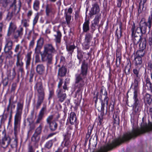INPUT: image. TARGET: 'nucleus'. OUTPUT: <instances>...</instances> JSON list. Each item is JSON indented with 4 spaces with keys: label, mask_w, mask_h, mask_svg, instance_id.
Here are the masks:
<instances>
[{
    "label": "nucleus",
    "mask_w": 152,
    "mask_h": 152,
    "mask_svg": "<svg viewBox=\"0 0 152 152\" xmlns=\"http://www.w3.org/2000/svg\"><path fill=\"white\" fill-rule=\"evenodd\" d=\"M88 65L84 61L81 67V73L80 74L76 75L75 88L77 89L75 94V97L80 101L82 99V95L79 94L82 88L84 85L83 79L86 77L87 75Z\"/></svg>",
    "instance_id": "1"
},
{
    "label": "nucleus",
    "mask_w": 152,
    "mask_h": 152,
    "mask_svg": "<svg viewBox=\"0 0 152 152\" xmlns=\"http://www.w3.org/2000/svg\"><path fill=\"white\" fill-rule=\"evenodd\" d=\"M44 48L43 52L41 54L42 60L43 62L47 61L48 64H50L52 63L53 55L57 53V51L51 44H46Z\"/></svg>",
    "instance_id": "2"
},
{
    "label": "nucleus",
    "mask_w": 152,
    "mask_h": 152,
    "mask_svg": "<svg viewBox=\"0 0 152 152\" xmlns=\"http://www.w3.org/2000/svg\"><path fill=\"white\" fill-rule=\"evenodd\" d=\"M152 130V123H150L148 125L146 124L140 128L133 129L132 130L126 133V141L132 138H135L138 135L146 132Z\"/></svg>",
    "instance_id": "3"
},
{
    "label": "nucleus",
    "mask_w": 152,
    "mask_h": 152,
    "mask_svg": "<svg viewBox=\"0 0 152 152\" xmlns=\"http://www.w3.org/2000/svg\"><path fill=\"white\" fill-rule=\"evenodd\" d=\"M99 98L102 101V106L100 111L102 112L101 115L102 116L104 114V110L105 104H106L107 108L109 98L107 96V92L106 90L101 89L100 91Z\"/></svg>",
    "instance_id": "4"
},
{
    "label": "nucleus",
    "mask_w": 152,
    "mask_h": 152,
    "mask_svg": "<svg viewBox=\"0 0 152 152\" xmlns=\"http://www.w3.org/2000/svg\"><path fill=\"white\" fill-rule=\"evenodd\" d=\"M23 102H18L17 104L16 114L15 116L14 125L16 126L20 125L21 115L23 107Z\"/></svg>",
    "instance_id": "5"
},
{
    "label": "nucleus",
    "mask_w": 152,
    "mask_h": 152,
    "mask_svg": "<svg viewBox=\"0 0 152 152\" xmlns=\"http://www.w3.org/2000/svg\"><path fill=\"white\" fill-rule=\"evenodd\" d=\"M135 24L133 23L131 28L132 36L134 44L137 45L139 44L142 38L140 34H137L136 32L135 31Z\"/></svg>",
    "instance_id": "6"
},
{
    "label": "nucleus",
    "mask_w": 152,
    "mask_h": 152,
    "mask_svg": "<svg viewBox=\"0 0 152 152\" xmlns=\"http://www.w3.org/2000/svg\"><path fill=\"white\" fill-rule=\"evenodd\" d=\"M59 117V115H58L57 118L53 121L52 120L54 118L53 115H51L47 118L46 120L47 122L49 125V127L51 131H54L57 129L58 124L56 122V121L57 120Z\"/></svg>",
    "instance_id": "7"
},
{
    "label": "nucleus",
    "mask_w": 152,
    "mask_h": 152,
    "mask_svg": "<svg viewBox=\"0 0 152 152\" xmlns=\"http://www.w3.org/2000/svg\"><path fill=\"white\" fill-rule=\"evenodd\" d=\"M2 134L4 136L2 139L0 144L2 148H7L10 144L11 139L8 135L6 134V132L5 130L3 132Z\"/></svg>",
    "instance_id": "8"
},
{
    "label": "nucleus",
    "mask_w": 152,
    "mask_h": 152,
    "mask_svg": "<svg viewBox=\"0 0 152 152\" xmlns=\"http://www.w3.org/2000/svg\"><path fill=\"white\" fill-rule=\"evenodd\" d=\"M34 88L37 92L38 96L45 97L44 90L41 82H37Z\"/></svg>",
    "instance_id": "9"
},
{
    "label": "nucleus",
    "mask_w": 152,
    "mask_h": 152,
    "mask_svg": "<svg viewBox=\"0 0 152 152\" xmlns=\"http://www.w3.org/2000/svg\"><path fill=\"white\" fill-rule=\"evenodd\" d=\"M20 125H18L16 126L15 125H14V134L15 136V137L14 139V140L12 142L11 144V146L12 148H17L18 146V138L17 137V133L18 129Z\"/></svg>",
    "instance_id": "10"
},
{
    "label": "nucleus",
    "mask_w": 152,
    "mask_h": 152,
    "mask_svg": "<svg viewBox=\"0 0 152 152\" xmlns=\"http://www.w3.org/2000/svg\"><path fill=\"white\" fill-rule=\"evenodd\" d=\"M57 92L58 101L61 102H63L66 97V93L64 92L62 89H59L57 90Z\"/></svg>",
    "instance_id": "11"
},
{
    "label": "nucleus",
    "mask_w": 152,
    "mask_h": 152,
    "mask_svg": "<svg viewBox=\"0 0 152 152\" xmlns=\"http://www.w3.org/2000/svg\"><path fill=\"white\" fill-rule=\"evenodd\" d=\"M100 11L99 7L97 3L92 5V7L90 11L89 15L91 17L94 15L98 14Z\"/></svg>",
    "instance_id": "12"
},
{
    "label": "nucleus",
    "mask_w": 152,
    "mask_h": 152,
    "mask_svg": "<svg viewBox=\"0 0 152 152\" xmlns=\"http://www.w3.org/2000/svg\"><path fill=\"white\" fill-rule=\"evenodd\" d=\"M17 28V26L13 22H11L10 24L8 29V30L7 36L9 37L11 35L12 33H13Z\"/></svg>",
    "instance_id": "13"
},
{
    "label": "nucleus",
    "mask_w": 152,
    "mask_h": 152,
    "mask_svg": "<svg viewBox=\"0 0 152 152\" xmlns=\"http://www.w3.org/2000/svg\"><path fill=\"white\" fill-rule=\"evenodd\" d=\"M44 43L43 38H40L37 42L36 47L35 49V52L36 53H39L40 52V49L42 48Z\"/></svg>",
    "instance_id": "14"
},
{
    "label": "nucleus",
    "mask_w": 152,
    "mask_h": 152,
    "mask_svg": "<svg viewBox=\"0 0 152 152\" xmlns=\"http://www.w3.org/2000/svg\"><path fill=\"white\" fill-rule=\"evenodd\" d=\"M31 52H29L27 53L26 55L25 58V61L26 64V67L28 68L30 65L31 60Z\"/></svg>",
    "instance_id": "15"
},
{
    "label": "nucleus",
    "mask_w": 152,
    "mask_h": 152,
    "mask_svg": "<svg viewBox=\"0 0 152 152\" xmlns=\"http://www.w3.org/2000/svg\"><path fill=\"white\" fill-rule=\"evenodd\" d=\"M45 108V107H43L40 111L39 114L38 116V118L35 122L36 124L40 123L42 120L44 114Z\"/></svg>",
    "instance_id": "16"
},
{
    "label": "nucleus",
    "mask_w": 152,
    "mask_h": 152,
    "mask_svg": "<svg viewBox=\"0 0 152 152\" xmlns=\"http://www.w3.org/2000/svg\"><path fill=\"white\" fill-rule=\"evenodd\" d=\"M23 28L20 26L19 29L13 33L15 39H17L18 37H21L23 34Z\"/></svg>",
    "instance_id": "17"
},
{
    "label": "nucleus",
    "mask_w": 152,
    "mask_h": 152,
    "mask_svg": "<svg viewBox=\"0 0 152 152\" xmlns=\"http://www.w3.org/2000/svg\"><path fill=\"white\" fill-rule=\"evenodd\" d=\"M36 71L38 74L42 75L44 73L45 67L43 64H38L36 66Z\"/></svg>",
    "instance_id": "18"
},
{
    "label": "nucleus",
    "mask_w": 152,
    "mask_h": 152,
    "mask_svg": "<svg viewBox=\"0 0 152 152\" xmlns=\"http://www.w3.org/2000/svg\"><path fill=\"white\" fill-rule=\"evenodd\" d=\"M17 61L16 62V66L18 67H23V63L20 60V59L22 56V54H21V51H19L17 54Z\"/></svg>",
    "instance_id": "19"
},
{
    "label": "nucleus",
    "mask_w": 152,
    "mask_h": 152,
    "mask_svg": "<svg viewBox=\"0 0 152 152\" xmlns=\"http://www.w3.org/2000/svg\"><path fill=\"white\" fill-rule=\"evenodd\" d=\"M101 14L97 15L94 20V22L92 23L91 28L93 30L95 29V26H98L99 22V19L101 18Z\"/></svg>",
    "instance_id": "20"
},
{
    "label": "nucleus",
    "mask_w": 152,
    "mask_h": 152,
    "mask_svg": "<svg viewBox=\"0 0 152 152\" xmlns=\"http://www.w3.org/2000/svg\"><path fill=\"white\" fill-rule=\"evenodd\" d=\"M134 62L136 66V68L138 67H140V68L141 67L142 63V58L135 56Z\"/></svg>",
    "instance_id": "21"
},
{
    "label": "nucleus",
    "mask_w": 152,
    "mask_h": 152,
    "mask_svg": "<svg viewBox=\"0 0 152 152\" xmlns=\"http://www.w3.org/2000/svg\"><path fill=\"white\" fill-rule=\"evenodd\" d=\"M133 99L134 101V105H141V101L140 99L138 97L137 92H134Z\"/></svg>",
    "instance_id": "22"
},
{
    "label": "nucleus",
    "mask_w": 152,
    "mask_h": 152,
    "mask_svg": "<svg viewBox=\"0 0 152 152\" xmlns=\"http://www.w3.org/2000/svg\"><path fill=\"white\" fill-rule=\"evenodd\" d=\"M18 6V8H17L16 7H14L12 10V12L14 13V15H15L19 16L20 15L19 12L21 6V3L20 0L19 1Z\"/></svg>",
    "instance_id": "23"
},
{
    "label": "nucleus",
    "mask_w": 152,
    "mask_h": 152,
    "mask_svg": "<svg viewBox=\"0 0 152 152\" xmlns=\"http://www.w3.org/2000/svg\"><path fill=\"white\" fill-rule=\"evenodd\" d=\"M54 36L55 37L54 40L56 43H60L62 36V34L60 31L58 30L57 31L56 34H54Z\"/></svg>",
    "instance_id": "24"
},
{
    "label": "nucleus",
    "mask_w": 152,
    "mask_h": 152,
    "mask_svg": "<svg viewBox=\"0 0 152 152\" xmlns=\"http://www.w3.org/2000/svg\"><path fill=\"white\" fill-rule=\"evenodd\" d=\"M66 72V68L63 66L59 69L58 75L60 77H64L65 75Z\"/></svg>",
    "instance_id": "25"
},
{
    "label": "nucleus",
    "mask_w": 152,
    "mask_h": 152,
    "mask_svg": "<svg viewBox=\"0 0 152 152\" xmlns=\"http://www.w3.org/2000/svg\"><path fill=\"white\" fill-rule=\"evenodd\" d=\"M13 46V42L11 40L7 41L4 48V50H11Z\"/></svg>",
    "instance_id": "26"
},
{
    "label": "nucleus",
    "mask_w": 152,
    "mask_h": 152,
    "mask_svg": "<svg viewBox=\"0 0 152 152\" xmlns=\"http://www.w3.org/2000/svg\"><path fill=\"white\" fill-rule=\"evenodd\" d=\"M144 100L145 103L149 104L152 101V96L148 94H146L144 96Z\"/></svg>",
    "instance_id": "27"
},
{
    "label": "nucleus",
    "mask_w": 152,
    "mask_h": 152,
    "mask_svg": "<svg viewBox=\"0 0 152 152\" xmlns=\"http://www.w3.org/2000/svg\"><path fill=\"white\" fill-rule=\"evenodd\" d=\"M140 49L145 50L146 46V40L145 38L142 39L141 42L139 44Z\"/></svg>",
    "instance_id": "28"
},
{
    "label": "nucleus",
    "mask_w": 152,
    "mask_h": 152,
    "mask_svg": "<svg viewBox=\"0 0 152 152\" xmlns=\"http://www.w3.org/2000/svg\"><path fill=\"white\" fill-rule=\"evenodd\" d=\"M76 117L75 113L74 112L71 113L69 117V121L71 124H73L76 122Z\"/></svg>",
    "instance_id": "29"
},
{
    "label": "nucleus",
    "mask_w": 152,
    "mask_h": 152,
    "mask_svg": "<svg viewBox=\"0 0 152 152\" xmlns=\"http://www.w3.org/2000/svg\"><path fill=\"white\" fill-rule=\"evenodd\" d=\"M53 8L52 5L51 4H47L46 6L45 11L46 15L49 16V14L52 12Z\"/></svg>",
    "instance_id": "30"
},
{
    "label": "nucleus",
    "mask_w": 152,
    "mask_h": 152,
    "mask_svg": "<svg viewBox=\"0 0 152 152\" xmlns=\"http://www.w3.org/2000/svg\"><path fill=\"white\" fill-rule=\"evenodd\" d=\"M45 97L38 96L36 108L38 109L43 102Z\"/></svg>",
    "instance_id": "31"
},
{
    "label": "nucleus",
    "mask_w": 152,
    "mask_h": 152,
    "mask_svg": "<svg viewBox=\"0 0 152 152\" xmlns=\"http://www.w3.org/2000/svg\"><path fill=\"white\" fill-rule=\"evenodd\" d=\"M145 54V50L143 49H140L137 51L136 52V56L142 58L143 57Z\"/></svg>",
    "instance_id": "32"
},
{
    "label": "nucleus",
    "mask_w": 152,
    "mask_h": 152,
    "mask_svg": "<svg viewBox=\"0 0 152 152\" xmlns=\"http://www.w3.org/2000/svg\"><path fill=\"white\" fill-rule=\"evenodd\" d=\"M6 59H10L12 58L13 52L11 50H4Z\"/></svg>",
    "instance_id": "33"
},
{
    "label": "nucleus",
    "mask_w": 152,
    "mask_h": 152,
    "mask_svg": "<svg viewBox=\"0 0 152 152\" xmlns=\"http://www.w3.org/2000/svg\"><path fill=\"white\" fill-rule=\"evenodd\" d=\"M89 20H86L84 23L83 26V29L85 32H87L89 30Z\"/></svg>",
    "instance_id": "34"
},
{
    "label": "nucleus",
    "mask_w": 152,
    "mask_h": 152,
    "mask_svg": "<svg viewBox=\"0 0 152 152\" xmlns=\"http://www.w3.org/2000/svg\"><path fill=\"white\" fill-rule=\"evenodd\" d=\"M76 47L74 45H66V48L68 53L72 55L74 49Z\"/></svg>",
    "instance_id": "35"
},
{
    "label": "nucleus",
    "mask_w": 152,
    "mask_h": 152,
    "mask_svg": "<svg viewBox=\"0 0 152 152\" xmlns=\"http://www.w3.org/2000/svg\"><path fill=\"white\" fill-rule=\"evenodd\" d=\"M40 1L39 0H35L33 4V8L36 11H38L39 8Z\"/></svg>",
    "instance_id": "36"
},
{
    "label": "nucleus",
    "mask_w": 152,
    "mask_h": 152,
    "mask_svg": "<svg viewBox=\"0 0 152 152\" xmlns=\"http://www.w3.org/2000/svg\"><path fill=\"white\" fill-rule=\"evenodd\" d=\"M16 72L15 68L13 69L12 71L11 72L10 71L9 72L8 74L7 77L8 79H13L15 77Z\"/></svg>",
    "instance_id": "37"
},
{
    "label": "nucleus",
    "mask_w": 152,
    "mask_h": 152,
    "mask_svg": "<svg viewBox=\"0 0 152 152\" xmlns=\"http://www.w3.org/2000/svg\"><path fill=\"white\" fill-rule=\"evenodd\" d=\"M113 118L114 119V124H118L119 121V117L118 115V113H115L113 114Z\"/></svg>",
    "instance_id": "38"
},
{
    "label": "nucleus",
    "mask_w": 152,
    "mask_h": 152,
    "mask_svg": "<svg viewBox=\"0 0 152 152\" xmlns=\"http://www.w3.org/2000/svg\"><path fill=\"white\" fill-rule=\"evenodd\" d=\"M144 2L142 4L141 2L139 3V8L138 9V13L139 14L141 13L142 11H145L146 10V7H144Z\"/></svg>",
    "instance_id": "39"
},
{
    "label": "nucleus",
    "mask_w": 152,
    "mask_h": 152,
    "mask_svg": "<svg viewBox=\"0 0 152 152\" xmlns=\"http://www.w3.org/2000/svg\"><path fill=\"white\" fill-rule=\"evenodd\" d=\"M92 38V37L90 33L87 34L86 36L85 37V43L86 45H88L89 43L90 42Z\"/></svg>",
    "instance_id": "40"
},
{
    "label": "nucleus",
    "mask_w": 152,
    "mask_h": 152,
    "mask_svg": "<svg viewBox=\"0 0 152 152\" xmlns=\"http://www.w3.org/2000/svg\"><path fill=\"white\" fill-rule=\"evenodd\" d=\"M139 79V78H135L134 83L132 84L134 85V92L136 91V92H137V90L138 88V80Z\"/></svg>",
    "instance_id": "41"
},
{
    "label": "nucleus",
    "mask_w": 152,
    "mask_h": 152,
    "mask_svg": "<svg viewBox=\"0 0 152 152\" xmlns=\"http://www.w3.org/2000/svg\"><path fill=\"white\" fill-rule=\"evenodd\" d=\"M39 135L34 133L31 137L32 141L39 142L40 138Z\"/></svg>",
    "instance_id": "42"
},
{
    "label": "nucleus",
    "mask_w": 152,
    "mask_h": 152,
    "mask_svg": "<svg viewBox=\"0 0 152 152\" xmlns=\"http://www.w3.org/2000/svg\"><path fill=\"white\" fill-rule=\"evenodd\" d=\"M53 142L52 140H50L47 142L45 145V147L48 149H50L52 146Z\"/></svg>",
    "instance_id": "43"
},
{
    "label": "nucleus",
    "mask_w": 152,
    "mask_h": 152,
    "mask_svg": "<svg viewBox=\"0 0 152 152\" xmlns=\"http://www.w3.org/2000/svg\"><path fill=\"white\" fill-rule=\"evenodd\" d=\"M65 18L67 24L69 25L70 23V21L71 19V15L68 13H65Z\"/></svg>",
    "instance_id": "44"
},
{
    "label": "nucleus",
    "mask_w": 152,
    "mask_h": 152,
    "mask_svg": "<svg viewBox=\"0 0 152 152\" xmlns=\"http://www.w3.org/2000/svg\"><path fill=\"white\" fill-rule=\"evenodd\" d=\"M114 110V104L110 103L109 106L108 112L110 114H112Z\"/></svg>",
    "instance_id": "45"
},
{
    "label": "nucleus",
    "mask_w": 152,
    "mask_h": 152,
    "mask_svg": "<svg viewBox=\"0 0 152 152\" xmlns=\"http://www.w3.org/2000/svg\"><path fill=\"white\" fill-rule=\"evenodd\" d=\"M146 86L147 87L148 89L150 90L152 88V84L148 78L146 79Z\"/></svg>",
    "instance_id": "46"
},
{
    "label": "nucleus",
    "mask_w": 152,
    "mask_h": 152,
    "mask_svg": "<svg viewBox=\"0 0 152 152\" xmlns=\"http://www.w3.org/2000/svg\"><path fill=\"white\" fill-rule=\"evenodd\" d=\"M133 72L135 75V78H140V76L139 75V69H138L136 68L134 69L133 70Z\"/></svg>",
    "instance_id": "47"
},
{
    "label": "nucleus",
    "mask_w": 152,
    "mask_h": 152,
    "mask_svg": "<svg viewBox=\"0 0 152 152\" xmlns=\"http://www.w3.org/2000/svg\"><path fill=\"white\" fill-rule=\"evenodd\" d=\"M140 105H134L133 110L135 113H138L140 111Z\"/></svg>",
    "instance_id": "48"
},
{
    "label": "nucleus",
    "mask_w": 152,
    "mask_h": 152,
    "mask_svg": "<svg viewBox=\"0 0 152 152\" xmlns=\"http://www.w3.org/2000/svg\"><path fill=\"white\" fill-rule=\"evenodd\" d=\"M36 124L35 123L33 122H29V132H30L34 129L35 127Z\"/></svg>",
    "instance_id": "49"
},
{
    "label": "nucleus",
    "mask_w": 152,
    "mask_h": 152,
    "mask_svg": "<svg viewBox=\"0 0 152 152\" xmlns=\"http://www.w3.org/2000/svg\"><path fill=\"white\" fill-rule=\"evenodd\" d=\"M42 126L40 125L35 130V134L39 135L41 133L42 131Z\"/></svg>",
    "instance_id": "50"
},
{
    "label": "nucleus",
    "mask_w": 152,
    "mask_h": 152,
    "mask_svg": "<svg viewBox=\"0 0 152 152\" xmlns=\"http://www.w3.org/2000/svg\"><path fill=\"white\" fill-rule=\"evenodd\" d=\"M35 73V72L34 69H31L30 72V74L29 75L30 76V79H29V82H31L33 80L32 79L33 76L34 75Z\"/></svg>",
    "instance_id": "51"
},
{
    "label": "nucleus",
    "mask_w": 152,
    "mask_h": 152,
    "mask_svg": "<svg viewBox=\"0 0 152 152\" xmlns=\"http://www.w3.org/2000/svg\"><path fill=\"white\" fill-rule=\"evenodd\" d=\"M147 41L150 46L152 45V35L149 34L147 36Z\"/></svg>",
    "instance_id": "52"
},
{
    "label": "nucleus",
    "mask_w": 152,
    "mask_h": 152,
    "mask_svg": "<svg viewBox=\"0 0 152 152\" xmlns=\"http://www.w3.org/2000/svg\"><path fill=\"white\" fill-rule=\"evenodd\" d=\"M22 49L23 47L22 46H20L19 44L17 45L15 47V52L16 53L18 52L19 51L21 52Z\"/></svg>",
    "instance_id": "53"
},
{
    "label": "nucleus",
    "mask_w": 152,
    "mask_h": 152,
    "mask_svg": "<svg viewBox=\"0 0 152 152\" xmlns=\"http://www.w3.org/2000/svg\"><path fill=\"white\" fill-rule=\"evenodd\" d=\"M14 13L12 11L11 12H8L7 15V16L6 18L8 20H10L13 16Z\"/></svg>",
    "instance_id": "54"
},
{
    "label": "nucleus",
    "mask_w": 152,
    "mask_h": 152,
    "mask_svg": "<svg viewBox=\"0 0 152 152\" xmlns=\"http://www.w3.org/2000/svg\"><path fill=\"white\" fill-rule=\"evenodd\" d=\"M21 23L24 26L26 27L28 26L29 24L28 23L27 20L26 19H24L22 20Z\"/></svg>",
    "instance_id": "55"
},
{
    "label": "nucleus",
    "mask_w": 152,
    "mask_h": 152,
    "mask_svg": "<svg viewBox=\"0 0 152 152\" xmlns=\"http://www.w3.org/2000/svg\"><path fill=\"white\" fill-rule=\"evenodd\" d=\"M39 18V14L37 13V15L35 16L33 21V25L34 26L37 23Z\"/></svg>",
    "instance_id": "56"
},
{
    "label": "nucleus",
    "mask_w": 152,
    "mask_h": 152,
    "mask_svg": "<svg viewBox=\"0 0 152 152\" xmlns=\"http://www.w3.org/2000/svg\"><path fill=\"white\" fill-rule=\"evenodd\" d=\"M36 38L35 37H33L32 39L30 42L29 44V47L30 48H33L34 44V40Z\"/></svg>",
    "instance_id": "57"
},
{
    "label": "nucleus",
    "mask_w": 152,
    "mask_h": 152,
    "mask_svg": "<svg viewBox=\"0 0 152 152\" xmlns=\"http://www.w3.org/2000/svg\"><path fill=\"white\" fill-rule=\"evenodd\" d=\"M115 35L117 36L118 39H119L120 38L121 36V30L118 31V29H117L116 31Z\"/></svg>",
    "instance_id": "58"
},
{
    "label": "nucleus",
    "mask_w": 152,
    "mask_h": 152,
    "mask_svg": "<svg viewBox=\"0 0 152 152\" xmlns=\"http://www.w3.org/2000/svg\"><path fill=\"white\" fill-rule=\"evenodd\" d=\"M130 67V66H127L125 67L124 70L126 74L128 75L129 74Z\"/></svg>",
    "instance_id": "59"
},
{
    "label": "nucleus",
    "mask_w": 152,
    "mask_h": 152,
    "mask_svg": "<svg viewBox=\"0 0 152 152\" xmlns=\"http://www.w3.org/2000/svg\"><path fill=\"white\" fill-rule=\"evenodd\" d=\"M37 54L35 56V62L36 63H39L40 62V56L39 53H36Z\"/></svg>",
    "instance_id": "60"
},
{
    "label": "nucleus",
    "mask_w": 152,
    "mask_h": 152,
    "mask_svg": "<svg viewBox=\"0 0 152 152\" xmlns=\"http://www.w3.org/2000/svg\"><path fill=\"white\" fill-rule=\"evenodd\" d=\"M35 150L32 145H29L28 147V152H34Z\"/></svg>",
    "instance_id": "61"
},
{
    "label": "nucleus",
    "mask_w": 152,
    "mask_h": 152,
    "mask_svg": "<svg viewBox=\"0 0 152 152\" xmlns=\"http://www.w3.org/2000/svg\"><path fill=\"white\" fill-rule=\"evenodd\" d=\"M8 79L5 78L3 81V84L4 87L6 86L8 84Z\"/></svg>",
    "instance_id": "62"
},
{
    "label": "nucleus",
    "mask_w": 152,
    "mask_h": 152,
    "mask_svg": "<svg viewBox=\"0 0 152 152\" xmlns=\"http://www.w3.org/2000/svg\"><path fill=\"white\" fill-rule=\"evenodd\" d=\"M16 0H14L13 2L10 5V7L12 9H12L14 8V7H16L15 4L16 3Z\"/></svg>",
    "instance_id": "63"
},
{
    "label": "nucleus",
    "mask_w": 152,
    "mask_h": 152,
    "mask_svg": "<svg viewBox=\"0 0 152 152\" xmlns=\"http://www.w3.org/2000/svg\"><path fill=\"white\" fill-rule=\"evenodd\" d=\"M148 67L151 70H152V62L149 61L148 63Z\"/></svg>",
    "instance_id": "64"
}]
</instances>
